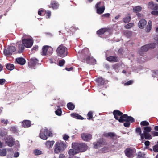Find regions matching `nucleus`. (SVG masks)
Instances as JSON below:
<instances>
[{
  "label": "nucleus",
  "mask_w": 158,
  "mask_h": 158,
  "mask_svg": "<svg viewBox=\"0 0 158 158\" xmlns=\"http://www.w3.org/2000/svg\"><path fill=\"white\" fill-rule=\"evenodd\" d=\"M82 53L84 54V57H83L81 59L82 62L92 65L96 64V60L95 59L91 56L89 53V50L87 49H84L82 51Z\"/></svg>",
  "instance_id": "obj_1"
},
{
  "label": "nucleus",
  "mask_w": 158,
  "mask_h": 158,
  "mask_svg": "<svg viewBox=\"0 0 158 158\" xmlns=\"http://www.w3.org/2000/svg\"><path fill=\"white\" fill-rule=\"evenodd\" d=\"M67 145L65 143L61 141H58L55 144L54 148V152L56 154H59L65 150Z\"/></svg>",
  "instance_id": "obj_2"
},
{
  "label": "nucleus",
  "mask_w": 158,
  "mask_h": 158,
  "mask_svg": "<svg viewBox=\"0 0 158 158\" xmlns=\"http://www.w3.org/2000/svg\"><path fill=\"white\" fill-rule=\"evenodd\" d=\"M57 55L61 57H64L68 54V48L63 44L60 45L56 50Z\"/></svg>",
  "instance_id": "obj_3"
},
{
  "label": "nucleus",
  "mask_w": 158,
  "mask_h": 158,
  "mask_svg": "<svg viewBox=\"0 0 158 158\" xmlns=\"http://www.w3.org/2000/svg\"><path fill=\"white\" fill-rule=\"evenodd\" d=\"M72 147L76 149L78 153L85 151L88 148L87 145L85 143H72Z\"/></svg>",
  "instance_id": "obj_4"
},
{
  "label": "nucleus",
  "mask_w": 158,
  "mask_h": 158,
  "mask_svg": "<svg viewBox=\"0 0 158 158\" xmlns=\"http://www.w3.org/2000/svg\"><path fill=\"white\" fill-rule=\"evenodd\" d=\"M52 132L50 129H41L39 134L40 137L42 139L46 140L48 136H53Z\"/></svg>",
  "instance_id": "obj_5"
},
{
  "label": "nucleus",
  "mask_w": 158,
  "mask_h": 158,
  "mask_svg": "<svg viewBox=\"0 0 158 158\" xmlns=\"http://www.w3.org/2000/svg\"><path fill=\"white\" fill-rule=\"evenodd\" d=\"M143 133L141 134V129H136L135 132L138 135H140L141 139H143L145 138L146 139H150L151 136L149 134L151 129H143Z\"/></svg>",
  "instance_id": "obj_6"
},
{
  "label": "nucleus",
  "mask_w": 158,
  "mask_h": 158,
  "mask_svg": "<svg viewBox=\"0 0 158 158\" xmlns=\"http://www.w3.org/2000/svg\"><path fill=\"white\" fill-rule=\"evenodd\" d=\"M113 114L115 119L118 120L120 123L123 121V117L125 115L126 116L127 115V114H123L122 112L117 110H114L113 112Z\"/></svg>",
  "instance_id": "obj_7"
},
{
  "label": "nucleus",
  "mask_w": 158,
  "mask_h": 158,
  "mask_svg": "<svg viewBox=\"0 0 158 158\" xmlns=\"http://www.w3.org/2000/svg\"><path fill=\"white\" fill-rule=\"evenodd\" d=\"M156 44L155 43H152L147 44L142 46L139 49V52L141 55H142L144 52L147 51L149 49L154 48Z\"/></svg>",
  "instance_id": "obj_8"
},
{
  "label": "nucleus",
  "mask_w": 158,
  "mask_h": 158,
  "mask_svg": "<svg viewBox=\"0 0 158 158\" xmlns=\"http://www.w3.org/2000/svg\"><path fill=\"white\" fill-rule=\"evenodd\" d=\"M123 118H124L123 121L120 123L125 122L123 125L124 127L127 128L129 127L131 123H134L135 121V120L133 117L128 116L127 115L126 116V115L124 116Z\"/></svg>",
  "instance_id": "obj_9"
},
{
  "label": "nucleus",
  "mask_w": 158,
  "mask_h": 158,
  "mask_svg": "<svg viewBox=\"0 0 158 158\" xmlns=\"http://www.w3.org/2000/svg\"><path fill=\"white\" fill-rule=\"evenodd\" d=\"M97 13L99 14L103 13L105 10L104 3L102 2H100L95 5Z\"/></svg>",
  "instance_id": "obj_10"
},
{
  "label": "nucleus",
  "mask_w": 158,
  "mask_h": 158,
  "mask_svg": "<svg viewBox=\"0 0 158 158\" xmlns=\"http://www.w3.org/2000/svg\"><path fill=\"white\" fill-rule=\"evenodd\" d=\"M22 43L26 48H30L33 45V41L32 38L24 39L22 40Z\"/></svg>",
  "instance_id": "obj_11"
},
{
  "label": "nucleus",
  "mask_w": 158,
  "mask_h": 158,
  "mask_svg": "<svg viewBox=\"0 0 158 158\" xmlns=\"http://www.w3.org/2000/svg\"><path fill=\"white\" fill-rule=\"evenodd\" d=\"M16 50L15 47L13 46H8L6 49H4L3 53L5 56H9L11 55Z\"/></svg>",
  "instance_id": "obj_12"
},
{
  "label": "nucleus",
  "mask_w": 158,
  "mask_h": 158,
  "mask_svg": "<svg viewBox=\"0 0 158 158\" xmlns=\"http://www.w3.org/2000/svg\"><path fill=\"white\" fill-rule=\"evenodd\" d=\"M135 153V149L127 148L125 151V154L126 156L128 157H133Z\"/></svg>",
  "instance_id": "obj_13"
},
{
  "label": "nucleus",
  "mask_w": 158,
  "mask_h": 158,
  "mask_svg": "<svg viewBox=\"0 0 158 158\" xmlns=\"http://www.w3.org/2000/svg\"><path fill=\"white\" fill-rule=\"evenodd\" d=\"M4 139L8 146L12 147L13 146L14 143V140L12 137L10 136H7Z\"/></svg>",
  "instance_id": "obj_14"
},
{
  "label": "nucleus",
  "mask_w": 158,
  "mask_h": 158,
  "mask_svg": "<svg viewBox=\"0 0 158 158\" xmlns=\"http://www.w3.org/2000/svg\"><path fill=\"white\" fill-rule=\"evenodd\" d=\"M148 7L152 10H158V4L154 3L152 1H150L148 3Z\"/></svg>",
  "instance_id": "obj_15"
},
{
  "label": "nucleus",
  "mask_w": 158,
  "mask_h": 158,
  "mask_svg": "<svg viewBox=\"0 0 158 158\" xmlns=\"http://www.w3.org/2000/svg\"><path fill=\"white\" fill-rule=\"evenodd\" d=\"M81 137L83 140L88 141L91 139L92 135L90 134L82 133L81 134Z\"/></svg>",
  "instance_id": "obj_16"
},
{
  "label": "nucleus",
  "mask_w": 158,
  "mask_h": 158,
  "mask_svg": "<svg viewBox=\"0 0 158 158\" xmlns=\"http://www.w3.org/2000/svg\"><path fill=\"white\" fill-rule=\"evenodd\" d=\"M38 61L37 59L35 58H31L28 62V65L30 68L34 67L36 65Z\"/></svg>",
  "instance_id": "obj_17"
},
{
  "label": "nucleus",
  "mask_w": 158,
  "mask_h": 158,
  "mask_svg": "<svg viewBox=\"0 0 158 158\" xmlns=\"http://www.w3.org/2000/svg\"><path fill=\"white\" fill-rule=\"evenodd\" d=\"M140 125L142 127H145L143 128H153L152 126L149 125V123L146 120L141 121Z\"/></svg>",
  "instance_id": "obj_18"
},
{
  "label": "nucleus",
  "mask_w": 158,
  "mask_h": 158,
  "mask_svg": "<svg viewBox=\"0 0 158 158\" xmlns=\"http://www.w3.org/2000/svg\"><path fill=\"white\" fill-rule=\"evenodd\" d=\"M22 125L23 127L24 128H28L30 127L31 125L33 124H31V122L27 120H23L22 122Z\"/></svg>",
  "instance_id": "obj_19"
},
{
  "label": "nucleus",
  "mask_w": 158,
  "mask_h": 158,
  "mask_svg": "<svg viewBox=\"0 0 158 158\" xmlns=\"http://www.w3.org/2000/svg\"><path fill=\"white\" fill-rule=\"evenodd\" d=\"M94 145V148H98L102 146L105 144V142H104L103 140H100L97 143L94 142L93 143Z\"/></svg>",
  "instance_id": "obj_20"
},
{
  "label": "nucleus",
  "mask_w": 158,
  "mask_h": 158,
  "mask_svg": "<svg viewBox=\"0 0 158 158\" xmlns=\"http://www.w3.org/2000/svg\"><path fill=\"white\" fill-rule=\"evenodd\" d=\"M106 59L108 61L110 62H117L118 60V57L114 56H109L107 57Z\"/></svg>",
  "instance_id": "obj_21"
},
{
  "label": "nucleus",
  "mask_w": 158,
  "mask_h": 158,
  "mask_svg": "<svg viewBox=\"0 0 158 158\" xmlns=\"http://www.w3.org/2000/svg\"><path fill=\"white\" fill-rule=\"evenodd\" d=\"M95 81L98 83V86L103 85L105 82V80L102 77H98L96 79Z\"/></svg>",
  "instance_id": "obj_22"
},
{
  "label": "nucleus",
  "mask_w": 158,
  "mask_h": 158,
  "mask_svg": "<svg viewBox=\"0 0 158 158\" xmlns=\"http://www.w3.org/2000/svg\"><path fill=\"white\" fill-rule=\"evenodd\" d=\"M16 61L18 64L21 65H24L26 62L25 59L22 57L17 58L16 59Z\"/></svg>",
  "instance_id": "obj_23"
},
{
  "label": "nucleus",
  "mask_w": 158,
  "mask_h": 158,
  "mask_svg": "<svg viewBox=\"0 0 158 158\" xmlns=\"http://www.w3.org/2000/svg\"><path fill=\"white\" fill-rule=\"evenodd\" d=\"M147 23L146 21L144 19H141L139 23V27L140 28H143Z\"/></svg>",
  "instance_id": "obj_24"
},
{
  "label": "nucleus",
  "mask_w": 158,
  "mask_h": 158,
  "mask_svg": "<svg viewBox=\"0 0 158 158\" xmlns=\"http://www.w3.org/2000/svg\"><path fill=\"white\" fill-rule=\"evenodd\" d=\"M55 141H47L45 144L46 146V147L48 148L49 149L52 148L53 145Z\"/></svg>",
  "instance_id": "obj_25"
},
{
  "label": "nucleus",
  "mask_w": 158,
  "mask_h": 158,
  "mask_svg": "<svg viewBox=\"0 0 158 158\" xmlns=\"http://www.w3.org/2000/svg\"><path fill=\"white\" fill-rule=\"evenodd\" d=\"M51 5L52 8L54 9H56L58 8L59 4L56 1H52L51 2Z\"/></svg>",
  "instance_id": "obj_26"
},
{
  "label": "nucleus",
  "mask_w": 158,
  "mask_h": 158,
  "mask_svg": "<svg viewBox=\"0 0 158 158\" xmlns=\"http://www.w3.org/2000/svg\"><path fill=\"white\" fill-rule=\"evenodd\" d=\"M72 149H70L69 150L68 152V154L70 156H72L78 153V152L77 151V149L73 148H72Z\"/></svg>",
  "instance_id": "obj_27"
},
{
  "label": "nucleus",
  "mask_w": 158,
  "mask_h": 158,
  "mask_svg": "<svg viewBox=\"0 0 158 158\" xmlns=\"http://www.w3.org/2000/svg\"><path fill=\"white\" fill-rule=\"evenodd\" d=\"M71 116L73 118L83 120L84 118L81 116L77 113H72L71 114Z\"/></svg>",
  "instance_id": "obj_28"
},
{
  "label": "nucleus",
  "mask_w": 158,
  "mask_h": 158,
  "mask_svg": "<svg viewBox=\"0 0 158 158\" xmlns=\"http://www.w3.org/2000/svg\"><path fill=\"white\" fill-rule=\"evenodd\" d=\"M48 50V46H44L42 48V51L41 52V54L43 56H45L47 53V51Z\"/></svg>",
  "instance_id": "obj_29"
},
{
  "label": "nucleus",
  "mask_w": 158,
  "mask_h": 158,
  "mask_svg": "<svg viewBox=\"0 0 158 158\" xmlns=\"http://www.w3.org/2000/svg\"><path fill=\"white\" fill-rule=\"evenodd\" d=\"M152 22L151 20H149L148 23V24L146 28V31L147 32H149L152 29Z\"/></svg>",
  "instance_id": "obj_30"
},
{
  "label": "nucleus",
  "mask_w": 158,
  "mask_h": 158,
  "mask_svg": "<svg viewBox=\"0 0 158 158\" xmlns=\"http://www.w3.org/2000/svg\"><path fill=\"white\" fill-rule=\"evenodd\" d=\"M107 31V29L106 28H102L97 31V34L98 35H101L104 34Z\"/></svg>",
  "instance_id": "obj_31"
},
{
  "label": "nucleus",
  "mask_w": 158,
  "mask_h": 158,
  "mask_svg": "<svg viewBox=\"0 0 158 158\" xmlns=\"http://www.w3.org/2000/svg\"><path fill=\"white\" fill-rule=\"evenodd\" d=\"M24 46L23 44H19L18 46V52L19 53H22L24 50Z\"/></svg>",
  "instance_id": "obj_32"
},
{
  "label": "nucleus",
  "mask_w": 158,
  "mask_h": 158,
  "mask_svg": "<svg viewBox=\"0 0 158 158\" xmlns=\"http://www.w3.org/2000/svg\"><path fill=\"white\" fill-rule=\"evenodd\" d=\"M67 106L68 108L70 110H73L75 107V106L71 102H69L67 103Z\"/></svg>",
  "instance_id": "obj_33"
},
{
  "label": "nucleus",
  "mask_w": 158,
  "mask_h": 158,
  "mask_svg": "<svg viewBox=\"0 0 158 158\" xmlns=\"http://www.w3.org/2000/svg\"><path fill=\"white\" fill-rule=\"evenodd\" d=\"M94 112L92 111H90L88 112L87 114V119L88 120H93V114Z\"/></svg>",
  "instance_id": "obj_34"
},
{
  "label": "nucleus",
  "mask_w": 158,
  "mask_h": 158,
  "mask_svg": "<svg viewBox=\"0 0 158 158\" xmlns=\"http://www.w3.org/2000/svg\"><path fill=\"white\" fill-rule=\"evenodd\" d=\"M104 135L105 137H110L111 138L115 136V134L112 132H109L108 133H105L104 134Z\"/></svg>",
  "instance_id": "obj_35"
},
{
  "label": "nucleus",
  "mask_w": 158,
  "mask_h": 158,
  "mask_svg": "<svg viewBox=\"0 0 158 158\" xmlns=\"http://www.w3.org/2000/svg\"><path fill=\"white\" fill-rule=\"evenodd\" d=\"M6 68L8 70L11 71L14 69L15 67L13 64L9 63L6 64Z\"/></svg>",
  "instance_id": "obj_36"
},
{
  "label": "nucleus",
  "mask_w": 158,
  "mask_h": 158,
  "mask_svg": "<svg viewBox=\"0 0 158 158\" xmlns=\"http://www.w3.org/2000/svg\"><path fill=\"white\" fill-rule=\"evenodd\" d=\"M142 8L140 6H135L133 9V11L135 13H138L141 11Z\"/></svg>",
  "instance_id": "obj_37"
},
{
  "label": "nucleus",
  "mask_w": 158,
  "mask_h": 158,
  "mask_svg": "<svg viewBox=\"0 0 158 158\" xmlns=\"http://www.w3.org/2000/svg\"><path fill=\"white\" fill-rule=\"evenodd\" d=\"M132 34V32L131 31H126L124 32V35L127 38L130 37Z\"/></svg>",
  "instance_id": "obj_38"
},
{
  "label": "nucleus",
  "mask_w": 158,
  "mask_h": 158,
  "mask_svg": "<svg viewBox=\"0 0 158 158\" xmlns=\"http://www.w3.org/2000/svg\"><path fill=\"white\" fill-rule=\"evenodd\" d=\"M6 154V150L5 149H0V156H4Z\"/></svg>",
  "instance_id": "obj_39"
},
{
  "label": "nucleus",
  "mask_w": 158,
  "mask_h": 158,
  "mask_svg": "<svg viewBox=\"0 0 158 158\" xmlns=\"http://www.w3.org/2000/svg\"><path fill=\"white\" fill-rule=\"evenodd\" d=\"M34 152L35 155H38L43 154V152L40 150L35 149L34 151Z\"/></svg>",
  "instance_id": "obj_40"
},
{
  "label": "nucleus",
  "mask_w": 158,
  "mask_h": 158,
  "mask_svg": "<svg viewBox=\"0 0 158 158\" xmlns=\"http://www.w3.org/2000/svg\"><path fill=\"white\" fill-rule=\"evenodd\" d=\"M131 20V17L129 16L128 17L124 18L123 19V21L125 23H127L130 21Z\"/></svg>",
  "instance_id": "obj_41"
},
{
  "label": "nucleus",
  "mask_w": 158,
  "mask_h": 158,
  "mask_svg": "<svg viewBox=\"0 0 158 158\" xmlns=\"http://www.w3.org/2000/svg\"><path fill=\"white\" fill-rule=\"evenodd\" d=\"M145 154L143 153L139 152L138 153L137 158H145Z\"/></svg>",
  "instance_id": "obj_42"
},
{
  "label": "nucleus",
  "mask_w": 158,
  "mask_h": 158,
  "mask_svg": "<svg viewBox=\"0 0 158 158\" xmlns=\"http://www.w3.org/2000/svg\"><path fill=\"white\" fill-rule=\"evenodd\" d=\"M62 111L61 108L58 109L56 111L55 113L56 115L58 116H61V115Z\"/></svg>",
  "instance_id": "obj_43"
},
{
  "label": "nucleus",
  "mask_w": 158,
  "mask_h": 158,
  "mask_svg": "<svg viewBox=\"0 0 158 158\" xmlns=\"http://www.w3.org/2000/svg\"><path fill=\"white\" fill-rule=\"evenodd\" d=\"M134 26L133 23H130L126 24L125 26V27L127 29H129L133 27Z\"/></svg>",
  "instance_id": "obj_44"
},
{
  "label": "nucleus",
  "mask_w": 158,
  "mask_h": 158,
  "mask_svg": "<svg viewBox=\"0 0 158 158\" xmlns=\"http://www.w3.org/2000/svg\"><path fill=\"white\" fill-rule=\"evenodd\" d=\"M65 61L64 59L60 60L59 61V65L60 66H62L64 64Z\"/></svg>",
  "instance_id": "obj_45"
},
{
  "label": "nucleus",
  "mask_w": 158,
  "mask_h": 158,
  "mask_svg": "<svg viewBox=\"0 0 158 158\" xmlns=\"http://www.w3.org/2000/svg\"><path fill=\"white\" fill-rule=\"evenodd\" d=\"M1 122L3 125H6L8 123V121L7 120H5L3 118L1 119Z\"/></svg>",
  "instance_id": "obj_46"
},
{
  "label": "nucleus",
  "mask_w": 158,
  "mask_h": 158,
  "mask_svg": "<svg viewBox=\"0 0 158 158\" xmlns=\"http://www.w3.org/2000/svg\"><path fill=\"white\" fill-rule=\"evenodd\" d=\"M53 48L51 47L48 46V50L47 51V53L48 55H51L53 53Z\"/></svg>",
  "instance_id": "obj_47"
},
{
  "label": "nucleus",
  "mask_w": 158,
  "mask_h": 158,
  "mask_svg": "<svg viewBox=\"0 0 158 158\" xmlns=\"http://www.w3.org/2000/svg\"><path fill=\"white\" fill-rule=\"evenodd\" d=\"M153 150L155 152H158V141L157 144L153 146Z\"/></svg>",
  "instance_id": "obj_48"
},
{
  "label": "nucleus",
  "mask_w": 158,
  "mask_h": 158,
  "mask_svg": "<svg viewBox=\"0 0 158 158\" xmlns=\"http://www.w3.org/2000/svg\"><path fill=\"white\" fill-rule=\"evenodd\" d=\"M109 149L107 147H105L104 148H102V151L104 152H106L109 151Z\"/></svg>",
  "instance_id": "obj_49"
},
{
  "label": "nucleus",
  "mask_w": 158,
  "mask_h": 158,
  "mask_svg": "<svg viewBox=\"0 0 158 158\" xmlns=\"http://www.w3.org/2000/svg\"><path fill=\"white\" fill-rule=\"evenodd\" d=\"M133 82V81L130 80L128 81L127 82H126L124 84L125 85H128L132 84Z\"/></svg>",
  "instance_id": "obj_50"
},
{
  "label": "nucleus",
  "mask_w": 158,
  "mask_h": 158,
  "mask_svg": "<svg viewBox=\"0 0 158 158\" xmlns=\"http://www.w3.org/2000/svg\"><path fill=\"white\" fill-rule=\"evenodd\" d=\"M152 14L156 16H158V11L157 10H154L152 11L151 12Z\"/></svg>",
  "instance_id": "obj_51"
},
{
  "label": "nucleus",
  "mask_w": 158,
  "mask_h": 158,
  "mask_svg": "<svg viewBox=\"0 0 158 158\" xmlns=\"http://www.w3.org/2000/svg\"><path fill=\"white\" fill-rule=\"evenodd\" d=\"M112 67L114 69L116 70L119 67V65L118 63H117L113 65Z\"/></svg>",
  "instance_id": "obj_52"
},
{
  "label": "nucleus",
  "mask_w": 158,
  "mask_h": 158,
  "mask_svg": "<svg viewBox=\"0 0 158 158\" xmlns=\"http://www.w3.org/2000/svg\"><path fill=\"white\" fill-rule=\"evenodd\" d=\"M38 46H35L32 48V51H33V52H35V51L38 50Z\"/></svg>",
  "instance_id": "obj_53"
},
{
  "label": "nucleus",
  "mask_w": 158,
  "mask_h": 158,
  "mask_svg": "<svg viewBox=\"0 0 158 158\" xmlns=\"http://www.w3.org/2000/svg\"><path fill=\"white\" fill-rule=\"evenodd\" d=\"M6 80L4 79H0V85H3L5 82Z\"/></svg>",
  "instance_id": "obj_54"
},
{
  "label": "nucleus",
  "mask_w": 158,
  "mask_h": 158,
  "mask_svg": "<svg viewBox=\"0 0 158 158\" xmlns=\"http://www.w3.org/2000/svg\"><path fill=\"white\" fill-rule=\"evenodd\" d=\"M51 15V12L50 11H48L46 13V16L48 17V18H50Z\"/></svg>",
  "instance_id": "obj_55"
},
{
  "label": "nucleus",
  "mask_w": 158,
  "mask_h": 158,
  "mask_svg": "<svg viewBox=\"0 0 158 158\" xmlns=\"http://www.w3.org/2000/svg\"><path fill=\"white\" fill-rule=\"evenodd\" d=\"M43 12V10L40 9L38 11V14L40 16H42L43 15L42 13Z\"/></svg>",
  "instance_id": "obj_56"
},
{
  "label": "nucleus",
  "mask_w": 158,
  "mask_h": 158,
  "mask_svg": "<svg viewBox=\"0 0 158 158\" xmlns=\"http://www.w3.org/2000/svg\"><path fill=\"white\" fill-rule=\"evenodd\" d=\"M69 136L66 135H64L63 137V139L65 140H67L69 138Z\"/></svg>",
  "instance_id": "obj_57"
},
{
  "label": "nucleus",
  "mask_w": 158,
  "mask_h": 158,
  "mask_svg": "<svg viewBox=\"0 0 158 158\" xmlns=\"http://www.w3.org/2000/svg\"><path fill=\"white\" fill-rule=\"evenodd\" d=\"M59 158H66V157L64 154H60L59 155Z\"/></svg>",
  "instance_id": "obj_58"
},
{
  "label": "nucleus",
  "mask_w": 158,
  "mask_h": 158,
  "mask_svg": "<svg viewBox=\"0 0 158 158\" xmlns=\"http://www.w3.org/2000/svg\"><path fill=\"white\" fill-rule=\"evenodd\" d=\"M152 134L154 136H158V132L153 131L152 132Z\"/></svg>",
  "instance_id": "obj_59"
},
{
  "label": "nucleus",
  "mask_w": 158,
  "mask_h": 158,
  "mask_svg": "<svg viewBox=\"0 0 158 158\" xmlns=\"http://www.w3.org/2000/svg\"><path fill=\"white\" fill-rule=\"evenodd\" d=\"M19 156V153L18 152H15L14 154V157H17Z\"/></svg>",
  "instance_id": "obj_60"
},
{
  "label": "nucleus",
  "mask_w": 158,
  "mask_h": 158,
  "mask_svg": "<svg viewBox=\"0 0 158 158\" xmlns=\"http://www.w3.org/2000/svg\"><path fill=\"white\" fill-rule=\"evenodd\" d=\"M110 15L109 13H106L103 15V16L105 17H108L110 16Z\"/></svg>",
  "instance_id": "obj_61"
},
{
  "label": "nucleus",
  "mask_w": 158,
  "mask_h": 158,
  "mask_svg": "<svg viewBox=\"0 0 158 158\" xmlns=\"http://www.w3.org/2000/svg\"><path fill=\"white\" fill-rule=\"evenodd\" d=\"M144 143L146 146H148L149 145L150 142L148 141H146Z\"/></svg>",
  "instance_id": "obj_62"
},
{
  "label": "nucleus",
  "mask_w": 158,
  "mask_h": 158,
  "mask_svg": "<svg viewBox=\"0 0 158 158\" xmlns=\"http://www.w3.org/2000/svg\"><path fill=\"white\" fill-rule=\"evenodd\" d=\"M65 69L66 70L68 71H70L72 70L73 69V67H70L69 68L66 67Z\"/></svg>",
  "instance_id": "obj_63"
},
{
  "label": "nucleus",
  "mask_w": 158,
  "mask_h": 158,
  "mask_svg": "<svg viewBox=\"0 0 158 158\" xmlns=\"http://www.w3.org/2000/svg\"><path fill=\"white\" fill-rule=\"evenodd\" d=\"M120 17V15H118L115 17V19H118Z\"/></svg>",
  "instance_id": "obj_64"
}]
</instances>
